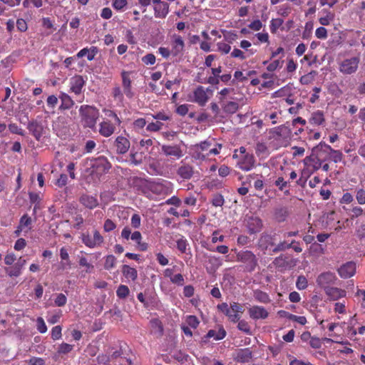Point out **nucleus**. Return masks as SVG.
<instances>
[{
  "instance_id": "nucleus-1",
  "label": "nucleus",
  "mask_w": 365,
  "mask_h": 365,
  "mask_svg": "<svg viewBox=\"0 0 365 365\" xmlns=\"http://www.w3.org/2000/svg\"><path fill=\"white\" fill-rule=\"evenodd\" d=\"M79 114L84 128L93 129L99 118V110L94 106L83 105L79 108Z\"/></svg>"
},
{
  "instance_id": "nucleus-2",
  "label": "nucleus",
  "mask_w": 365,
  "mask_h": 365,
  "mask_svg": "<svg viewBox=\"0 0 365 365\" xmlns=\"http://www.w3.org/2000/svg\"><path fill=\"white\" fill-rule=\"evenodd\" d=\"M91 174L96 175L98 178L108 173L111 168V164L104 156H100L91 160Z\"/></svg>"
},
{
  "instance_id": "nucleus-3",
  "label": "nucleus",
  "mask_w": 365,
  "mask_h": 365,
  "mask_svg": "<svg viewBox=\"0 0 365 365\" xmlns=\"http://www.w3.org/2000/svg\"><path fill=\"white\" fill-rule=\"evenodd\" d=\"M359 63L360 58L358 56L345 58L338 63L339 71L344 75H352L357 71Z\"/></svg>"
},
{
  "instance_id": "nucleus-4",
  "label": "nucleus",
  "mask_w": 365,
  "mask_h": 365,
  "mask_svg": "<svg viewBox=\"0 0 365 365\" xmlns=\"http://www.w3.org/2000/svg\"><path fill=\"white\" fill-rule=\"evenodd\" d=\"M237 258L238 261L245 264V269L249 272L254 271L257 265V259L251 251H241L237 255Z\"/></svg>"
},
{
  "instance_id": "nucleus-5",
  "label": "nucleus",
  "mask_w": 365,
  "mask_h": 365,
  "mask_svg": "<svg viewBox=\"0 0 365 365\" xmlns=\"http://www.w3.org/2000/svg\"><path fill=\"white\" fill-rule=\"evenodd\" d=\"M82 242L90 248L100 246L103 242V237L98 230L93 232V236L83 233L81 236Z\"/></svg>"
},
{
  "instance_id": "nucleus-6",
  "label": "nucleus",
  "mask_w": 365,
  "mask_h": 365,
  "mask_svg": "<svg viewBox=\"0 0 365 365\" xmlns=\"http://www.w3.org/2000/svg\"><path fill=\"white\" fill-rule=\"evenodd\" d=\"M337 278L334 273L331 272H325L321 273L317 278V284L318 286L325 290L329 288L331 284H335Z\"/></svg>"
},
{
  "instance_id": "nucleus-7",
  "label": "nucleus",
  "mask_w": 365,
  "mask_h": 365,
  "mask_svg": "<svg viewBox=\"0 0 365 365\" xmlns=\"http://www.w3.org/2000/svg\"><path fill=\"white\" fill-rule=\"evenodd\" d=\"M245 221L246 227L250 234H255L262 230L263 224L259 217L255 216H247Z\"/></svg>"
},
{
  "instance_id": "nucleus-8",
  "label": "nucleus",
  "mask_w": 365,
  "mask_h": 365,
  "mask_svg": "<svg viewBox=\"0 0 365 365\" xmlns=\"http://www.w3.org/2000/svg\"><path fill=\"white\" fill-rule=\"evenodd\" d=\"M27 129L37 140L41 139L44 130L42 123L36 120H32L28 123Z\"/></svg>"
},
{
  "instance_id": "nucleus-9",
  "label": "nucleus",
  "mask_w": 365,
  "mask_h": 365,
  "mask_svg": "<svg viewBox=\"0 0 365 365\" xmlns=\"http://www.w3.org/2000/svg\"><path fill=\"white\" fill-rule=\"evenodd\" d=\"M114 146L115 148L116 153L123 155L128 151L130 143L128 139L125 137L120 135L115 138L114 141Z\"/></svg>"
},
{
  "instance_id": "nucleus-10",
  "label": "nucleus",
  "mask_w": 365,
  "mask_h": 365,
  "mask_svg": "<svg viewBox=\"0 0 365 365\" xmlns=\"http://www.w3.org/2000/svg\"><path fill=\"white\" fill-rule=\"evenodd\" d=\"M337 271L341 278H349L356 272V264L353 262H348L342 264Z\"/></svg>"
},
{
  "instance_id": "nucleus-11",
  "label": "nucleus",
  "mask_w": 365,
  "mask_h": 365,
  "mask_svg": "<svg viewBox=\"0 0 365 365\" xmlns=\"http://www.w3.org/2000/svg\"><path fill=\"white\" fill-rule=\"evenodd\" d=\"M115 124L110 123V120H103L99 123L98 132L101 135L108 138L111 136L115 130Z\"/></svg>"
},
{
  "instance_id": "nucleus-12",
  "label": "nucleus",
  "mask_w": 365,
  "mask_h": 365,
  "mask_svg": "<svg viewBox=\"0 0 365 365\" xmlns=\"http://www.w3.org/2000/svg\"><path fill=\"white\" fill-rule=\"evenodd\" d=\"M171 53L174 56L181 54L185 48V43L182 38L178 35H174L171 41Z\"/></svg>"
},
{
  "instance_id": "nucleus-13",
  "label": "nucleus",
  "mask_w": 365,
  "mask_h": 365,
  "mask_svg": "<svg viewBox=\"0 0 365 365\" xmlns=\"http://www.w3.org/2000/svg\"><path fill=\"white\" fill-rule=\"evenodd\" d=\"M243 307L237 302L231 303V309L229 311L228 314H225L228 317L229 319L232 322H237L241 316L240 314L243 313Z\"/></svg>"
},
{
  "instance_id": "nucleus-14",
  "label": "nucleus",
  "mask_w": 365,
  "mask_h": 365,
  "mask_svg": "<svg viewBox=\"0 0 365 365\" xmlns=\"http://www.w3.org/2000/svg\"><path fill=\"white\" fill-rule=\"evenodd\" d=\"M248 312L250 317L253 319H264L269 315L268 312L264 307L259 306L252 307L249 309Z\"/></svg>"
},
{
  "instance_id": "nucleus-15",
  "label": "nucleus",
  "mask_w": 365,
  "mask_h": 365,
  "mask_svg": "<svg viewBox=\"0 0 365 365\" xmlns=\"http://www.w3.org/2000/svg\"><path fill=\"white\" fill-rule=\"evenodd\" d=\"M194 101L198 103L200 106H205L208 101V96L206 93V91L202 86H198L194 91Z\"/></svg>"
},
{
  "instance_id": "nucleus-16",
  "label": "nucleus",
  "mask_w": 365,
  "mask_h": 365,
  "mask_svg": "<svg viewBox=\"0 0 365 365\" xmlns=\"http://www.w3.org/2000/svg\"><path fill=\"white\" fill-rule=\"evenodd\" d=\"M26 263V260L20 257L14 266L7 268L6 272L10 277H19L21 273L23 267Z\"/></svg>"
},
{
  "instance_id": "nucleus-17",
  "label": "nucleus",
  "mask_w": 365,
  "mask_h": 365,
  "mask_svg": "<svg viewBox=\"0 0 365 365\" xmlns=\"http://www.w3.org/2000/svg\"><path fill=\"white\" fill-rule=\"evenodd\" d=\"M326 294L329 297L330 300H337L346 296V291L341 289L330 287L324 290Z\"/></svg>"
},
{
  "instance_id": "nucleus-18",
  "label": "nucleus",
  "mask_w": 365,
  "mask_h": 365,
  "mask_svg": "<svg viewBox=\"0 0 365 365\" xmlns=\"http://www.w3.org/2000/svg\"><path fill=\"white\" fill-rule=\"evenodd\" d=\"M332 148L324 142H321L318 145L313 148L312 151L319 154L325 160L327 159Z\"/></svg>"
},
{
  "instance_id": "nucleus-19",
  "label": "nucleus",
  "mask_w": 365,
  "mask_h": 365,
  "mask_svg": "<svg viewBox=\"0 0 365 365\" xmlns=\"http://www.w3.org/2000/svg\"><path fill=\"white\" fill-rule=\"evenodd\" d=\"M85 81L81 76H74L71 81V91L78 95L81 93Z\"/></svg>"
},
{
  "instance_id": "nucleus-20",
  "label": "nucleus",
  "mask_w": 365,
  "mask_h": 365,
  "mask_svg": "<svg viewBox=\"0 0 365 365\" xmlns=\"http://www.w3.org/2000/svg\"><path fill=\"white\" fill-rule=\"evenodd\" d=\"M162 151L167 156H175L178 158L182 156V152L178 145H163L161 148Z\"/></svg>"
},
{
  "instance_id": "nucleus-21",
  "label": "nucleus",
  "mask_w": 365,
  "mask_h": 365,
  "mask_svg": "<svg viewBox=\"0 0 365 365\" xmlns=\"http://www.w3.org/2000/svg\"><path fill=\"white\" fill-rule=\"evenodd\" d=\"M80 202L88 209H93L98 205V200L93 196L83 194L79 198Z\"/></svg>"
},
{
  "instance_id": "nucleus-22",
  "label": "nucleus",
  "mask_w": 365,
  "mask_h": 365,
  "mask_svg": "<svg viewBox=\"0 0 365 365\" xmlns=\"http://www.w3.org/2000/svg\"><path fill=\"white\" fill-rule=\"evenodd\" d=\"M155 16L156 18L164 19L169 12V4L167 2L157 4L153 6Z\"/></svg>"
},
{
  "instance_id": "nucleus-23",
  "label": "nucleus",
  "mask_w": 365,
  "mask_h": 365,
  "mask_svg": "<svg viewBox=\"0 0 365 365\" xmlns=\"http://www.w3.org/2000/svg\"><path fill=\"white\" fill-rule=\"evenodd\" d=\"M252 357V351L249 349H242L237 351L235 359L240 363L249 362Z\"/></svg>"
},
{
  "instance_id": "nucleus-24",
  "label": "nucleus",
  "mask_w": 365,
  "mask_h": 365,
  "mask_svg": "<svg viewBox=\"0 0 365 365\" xmlns=\"http://www.w3.org/2000/svg\"><path fill=\"white\" fill-rule=\"evenodd\" d=\"M258 245L262 250H267L269 246H272L274 245L273 237L268 233L263 232L260 235Z\"/></svg>"
},
{
  "instance_id": "nucleus-25",
  "label": "nucleus",
  "mask_w": 365,
  "mask_h": 365,
  "mask_svg": "<svg viewBox=\"0 0 365 365\" xmlns=\"http://www.w3.org/2000/svg\"><path fill=\"white\" fill-rule=\"evenodd\" d=\"M255 164V158L252 155H245L238 165L240 169L248 171L252 168Z\"/></svg>"
},
{
  "instance_id": "nucleus-26",
  "label": "nucleus",
  "mask_w": 365,
  "mask_h": 365,
  "mask_svg": "<svg viewBox=\"0 0 365 365\" xmlns=\"http://www.w3.org/2000/svg\"><path fill=\"white\" fill-rule=\"evenodd\" d=\"M59 98L61 101V104L59 106V110H68L71 108L74 105V101L72 100V98L65 93H61Z\"/></svg>"
},
{
  "instance_id": "nucleus-27",
  "label": "nucleus",
  "mask_w": 365,
  "mask_h": 365,
  "mask_svg": "<svg viewBox=\"0 0 365 365\" xmlns=\"http://www.w3.org/2000/svg\"><path fill=\"white\" fill-rule=\"evenodd\" d=\"M179 175L184 180L190 179L194 173L193 168L189 165H184L180 166L177 171Z\"/></svg>"
},
{
  "instance_id": "nucleus-28",
  "label": "nucleus",
  "mask_w": 365,
  "mask_h": 365,
  "mask_svg": "<svg viewBox=\"0 0 365 365\" xmlns=\"http://www.w3.org/2000/svg\"><path fill=\"white\" fill-rule=\"evenodd\" d=\"M122 272L125 278L131 279L132 281H135L138 277L137 270L127 264L122 267Z\"/></svg>"
},
{
  "instance_id": "nucleus-29",
  "label": "nucleus",
  "mask_w": 365,
  "mask_h": 365,
  "mask_svg": "<svg viewBox=\"0 0 365 365\" xmlns=\"http://www.w3.org/2000/svg\"><path fill=\"white\" fill-rule=\"evenodd\" d=\"M280 313H282V316H284L289 319V320L296 322L302 325H304L307 323V319L305 317L297 316L289 312H287L285 311H281Z\"/></svg>"
},
{
  "instance_id": "nucleus-30",
  "label": "nucleus",
  "mask_w": 365,
  "mask_h": 365,
  "mask_svg": "<svg viewBox=\"0 0 365 365\" xmlns=\"http://www.w3.org/2000/svg\"><path fill=\"white\" fill-rule=\"evenodd\" d=\"M312 160L311 161L310 166H312L314 171L319 170L322 164V162L325 160L319 154L315 153L312 151Z\"/></svg>"
},
{
  "instance_id": "nucleus-31",
  "label": "nucleus",
  "mask_w": 365,
  "mask_h": 365,
  "mask_svg": "<svg viewBox=\"0 0 365 365\" xmlns=\"http://www.w3.org/2000/svg\"><path fill=\"white\" fill-rule=\"evenodd\" d=\"M226 331L223 328H220L218 331L210 330L207 334V338L213 337L216 340H220L225 337Z\"/></svg>"
},
{
  "instance_id": "nucleus-32",
  "label": "nucleus",
  "mask_w": 365,
  "mask_h": 365,
  "mask_svg": "<svg viewBox=\"0 0 365 365\" xmlns=\"http://www.w3.org/2000/svg\"><path fill=\"white\" fill-rule=\"evenodd\" d=\"M310 123L314 125H321L324 121L323 113L322 111H317L312 113V118L309 120Z\"/></svg>"
},
{
  "instance_id": "nucleus-33",
  "label": "nucleus",
  "mask_w": 365,
  "mask_h": 365,
  "mask_svg": "<svg viewBox=\"0 0 365 365\" xmlns=\"http://www.w3.org/2000/svg\"><path fill=\"white\" fill-rule=\"evenodd\" d=\"M254 297L256 300L262 303H269L270 302L268 294L260 290L255 291Z\"/></svg>"
},
{
  "instance_id": "nucleus-34",
  "label": "nucleus",
  "mask_w": 365,
  "mask_h": 365,
  "mask_svg": "<svg viewBox=\"0 0 365 365\" xmlns=\"http://www.w3.org/2000/svg\"><path fill=\"white\" fill-rule=\"evenodd\" d=\"M287 210L285 207H279L275 210L274 217L278 222H284L287 216Z\"/></svg>"
},
{
  "instance_id": "nucleus-35",
  "label": "nucleus",
  "mask_w": 365,
  "mask_h": 365,
  "mask_svg": "<svg viewBox=\"0 0 365 365\" xmlns=\"http://www.w3.org/2000/svg\"><path fill=\"white\" fill-rule=\"evenodd\" d=\"M32 224V220L31 217H29L27 214L24 215L19 220V225L21 227L24 229L25 227H27L28 230H31V225Z\"/></svg>"
},
{
  "instance_id": "nucleus-36",
  "label": "nucleus",
  "mask_w": 365,
  "mask_h": 365,
  "mask_svg": "<svg viewBox=\"0 0 365 365\" xmlns=\"http://www.w3.org/2000/svg\"><path fill=\"white\" fill-rule=\"evenodd\" d=\"M115 264L116 258L113 255H110L106 257L104 268L106 270H110V269L115 267Z\"/></svg>"
},
{
  "instance_id": "nucleus-37",
  "label": "nucleus",
  "mask_w": 365,
  "mask_h": 365,
  "mask_svg": "<svg viewBox=\"0 0 365 365\" xmlns=\"http://www.w3.org/2000/svg\"><path fill=\"white\" fill-rule=\"evenodd\" d=\"M296 286L299 290L305 289L308 286L307 278L303 275L299 276L296 282Z\"/></svg>"
},
{
  "instance_id": "nucleus-38",
  "label": "nucleus",
  "mask_w": 365,
  "mask_h": 365,
  "mask_svg": "<svg viewBox=\"0 0 365 365\" xmlns=\"http://www.w3.org/2000/svg\"><path fill=\"white\" fill-rule=\"evenodd\" d=\"M237 328L239 330L245 332L247 334H251L250 327L249 324L245 320H239Z\"/></svg>"
},
{
  "instance_id": "nucleus-39",
  "label": "nucleus",
  "mask_w": 365,
  "mask_h": 365,
  "mask_svg": "<svg viewBox=\"0 0 365 365\" xmlns=\"http://www.w3.org/2000/svg\"><path fill=\"white\" fill-rule=\"evenodd\" d=\"M238 103L234 101H230L225 104L224 110L226 113H234L238 110Z\"/></svg>"
},
{
  "instance_id": "nucleus-40",
  "label": "nucleus",
  "mask_w": 365,
  "mask_h": 365,
  "mask_svg": "<svg viewBox=\"0 0 365 365\" xmlns=\"http://www.w3.org/2000/svg\"><path fill=\"white\" fill-rule=\"evenodd\" d=\"M129 289L125 285H120L116 291L117 296L120 299H125L129 294Z\"/></svg>"
},
{
  "instance_id": "nucleus-41",
  "label": "nucleus",
  "mask_w": 365,
  "mask_h": 365,
  "mask_svg": "<svg viewBox=\"0 0 365 365\" xmlns=\"http://www.w3.org/2000/svg\"><path fill=\"white\" fill-rule=\"evenodd\" d=\"M329 157L334 162L339 163L342 160L343 154L339 150H336L332 148V150L329 155Z\"/></svg>"
},
{
  "instance_id": "nucleus-42",
  "label": "nucleus",
  "mask_w": 365,
  "mask_h": 365,
  "mask_svg": "<svg viewBox=\"0 0 365 365\" xmlns=\"http://www.w3.org/2000/svg\"><path fill=\"white\" fill-rule=\"evenodd\" d=\"M36 328L37 330L41 333H46L47 331V327L45 324V322L42 317H38L36 319Z\"/></svg>"
},
{
  "instance_id": "nucleus-43",
  "label": "nucleus",
  "mask_w": 365,
  "mask_h": 365,
  "mask_svg": "<svg viewBox=\"0 0 365 365\" xmlns=\"http://www.w3.org/2000/svg\"><path fill=\"white\" fill-rule=\"evenodd\" d=\"M212 204L215 207H221L224 204V197L220 194H216L213 196Z\"/></svg>"
},
{
  "instance_id": "nucleus-44",
  "label": "nucleus",
  "mask_w": 365,
  "mask_h": 365,
  "mask_svg": "<svg viewBox=\"0 0 365 365\" xmlns=\"http://www.w3.org/2000/svg\"><path fill=\"white\" fill-rule=\"evenodd\" d=\"M217 50L223 54L228 53L231 50V46L224 42H219L217 43Z\"/></svg>"
},
{
  "instance_id": "nucleus-45",
  "label": "nucleus",
  "mask_w": 365,
  "mask_h": 365,
  "mask_svg": "<svg viewBox=\"0 0 365 365\" xmlns=\"http://www.w3.org/2000/svg\"><path fill=\"white\" fill-rule=\"evenodd\" d=\"M163 123L161 122L157 121L155 123H150L147 125V130L152 131V132H156L161 129L163 126Z\"/></svg>"
},
{
  "instance_id": "nucleus-46",
  "label": "nucleus",
  "mask_w": 365,
  "mask_h": 365,
  "mask_svg": "<svg viewBox=\"0 0 365 365\" xmlns=\"http://www.w3.org/2000/svg\"><path fill=\"white\" fill-rule=\"evenodd\" d=\"M54 302L56 306L63 307L66 304L67 298L63 294L61 293L57 295Z\"/></svg>"
},
{
  "instance_id": "nucleus-47",
  "label": "nucleus",
  "mask_w": 365,
  "mask_h": 365,
  "mask_svg": "<svg viewBox=\"0 0 365 365\" xmlns=\"http://www.w3.org/2000/svg\"><path fill=\"white\" fill-rule=\"evenodd\" d=\"M283 62L284 61L281 60H275L267 66V69L269 71H274L277 68H281L283 65Z\"/></svg>"
},
{
  "instance_id": "nucleus-48",
  "label": "nucleus",
  "mask_w": 365,
  "mask_h": 365,
  "mask_svg": "<svg viewBox=\"0 0 365 365\" xmlns=\"http://www.w3.org/2000/svg\"><path fill=\"white\" fill-rule=\"evenodd\" d=\"M294 243H295L294 240H292V242L290 244H289V245H286L285 242H280L273 250V252H279V251H283V250H284L287 248H291L292 245H293Z\"/></svg>"
},
{
  "instance_id": "nucleus-49",
  "label": "nucleus",
  "mask_w": 365,
  "mask_h": 365,
  "mask_svg": "<svg viewBox=\"0 0 365 365\" xmlns=\"http://www.w3.org/2000/svg\"><path fill=\"white\" fill-rule=\"evenodd\" d=\"M73 349V345L63 343L60 345L58 352L60 354H68Z\"/></svg>"
},
{
  "instance_id": "nucleus-50",
  "label": "nucleus",
  "mask_w": 365,
  "mask_h": 365,
  "mask_svg": "<svg viewBox=\"0 0 365 365\" xmlns=\"http://www.w3.org/2000/svg\"><path fill=\"white\" fill-rule=\"evenodd\" d=\"M356 200L359 204L364 205L365 204V190L364 189H359L356 192Z\"/></svg>"
},
{
  "instance_id": "nucleus-51",
  "label": "nucleus",
  "mask_w": 365,
  "mask_h": 365,
  "mask_svg": "<svg viewBox=\"0 0 365 365\" xmlns=\"http://www.w3.org/2000/svg\"><path fill=\"white\" fill-rule=\"evenodd\" d=\"M283 22L284 21L282 19H272L270 26L272 32H275L282 25Z\"/></svg>"
},
{
  "instance_id": "nucleus-52",
  "label": "nucleus",
  "mask_w": 365,
  "mask_h": 365,
  "mask_svg": "<svg viewBox=\"0 0 365 365\" xmlns=\"http://www.w3.org/2000/svg\"><path fill=\"white\" fill-rule=\"evenodd\" d=\"M121 76L123 79V87L131 86V81L129 77V72L123 71L121 73Z\"/></svg>"
},
{
  "instance_id": "nucleus-53",
  "label": "nucleus",
  "mask_w": 365,
  "mask_h": 365,
  "mask_svg": "<svg viewBox=\"0 0 365 365\" xmlns=\"http://www.w3.org/2000/svg\"><path fill=\"white\" fill-rule=\"evenodd\" d=\"M142 61L146 65H153L155 63V56L153 53L145 55Z\"/></svg>"
},
{
  "instance_id": "nucleus-54",
  "label": "nucleus",
  "mask_w": 365,
  "mask_h": 365,
  "mask_svg": "<svg viewBox=\"0 0 365 365\" xmlns=\"http://www.w3.org/2000/svg\"><path fill=\"white\" fill-rule=\"evenodd\" d=\"M61 336V327L60 326H56L52 329L51 338L53 340H57Z\"/></svg>"
},
{
  "instance_id": "nucleus-55",
  "label": "nucleus",
  "mask_w": 365,
  "mask_h": 365,
  "mask_svg": "<svg viewBox=\"0 0 365 365\" xmlns=\"http://www.w3.org/2000/svg\"><path fill=\"white\" fill-rule=\"evenodd\" d=\"M187 324L192 328H196L199 324V321L195 316H188L187 318Z\"/></svg>"
},
{
  "instance_id": "nucleus-56",
  "label": "nucleus",
  "mask_w": 365,
  "mask_h": 365,
  "mask_svg": "<svg viewBox=\"0 0 365 365\" xmlns=\"http://www.w3.org/2000/svg\"><path fill=\"white\" fill-rule=\"evenodd\" d=\"M173 283L178 285H182L184 284V278L181 274H177L170 277Z\"/></svg>"
},
{
  "instance_id": "nucleus-57",
  "label": "nucleus",
  "mask_w": 365,
  "mask_h": 365,
  "mask_svg": "<svg viewBox=\"0 0 365 365\" xmlns=\"http://www.w3.org/2000/svg\"><path fill=\"white\" fill-rule=\"evenodd\" d=\"M315 35L318 38L324 39L327 37V31L324 27H319L316 30Z\"/></svg>"
},
{
  "instance_id": "nucleus-58",
  "label": "nucleus",
  "mask_w": 365,
  "mask_h": 365,
  "mask_svg": "<svg viewBox=\"0 0 365 365\" xmlns=\"http://www.w3.org/2000/svg\"><path fill=\"white\" fill-rule=\"evenodd\" d=\"M309 344L313 349H319L322 346L321 339L316 336H312Z\"/></svg>"
},
{
  "instance_id": "nucleus-59",
  "label": "nucleus",
  "mask_w": 365,
  "mask_h": 365,
  "mask_svg": "<svg viewBox=\"0 0 365 365\" xmlns=\"http://www.w3.org/2000/svg\"><path fill=\"white\" fill-rule=\"evenodd\" d=\"M177 248L182 253H185L186 251V248H187V241L182 238L179 239L177 241Z\"/></svg>"
},
{
  "instance_id": "nucleus-60",
  "label": "nucleus",
  "mask_w": 365,
  "mask_h": 365,
  "mask_svg": "<svg viewBox=\"0 0 365 365\" xmlns=\"http://www.w3.org/2000/svg\"><path fill=\"white\" fill-rule=\"evenodd\" d=\"M115 227V224L111 220L108 219L105 221L103 228L106 232H110L113 230Z\"/></svg>"
},
{
  "instance_id": "nucleus-61",
  "label": "nucleus",
  "mask_w": 365,
  "mask_h": 365,
  "mask_svg": "<svg viewBox=\"0 0 365 365\" xmlns=\"http://www.w3.org/2000/svg\"><path fill=\"white\" fill-rule=\"evenodd\" d=\"M127 4V0H113V6L117 10L122 9Z\"/></svg>"
},
{
  "instance_id": "nucleus-62",
  "label": "nucleus",
  "mask_w": 365,
  "mask_h": 365,
  "mask_svg": "<svg viewBox=\"0 0 365 365\" xmlns=\"http://www.w3.org/2000/svg\"><path fill=\"white\" fill-rule=\"evenodd\" d=\"M46 103L49 107L53 108L58 103V98L54 95L49 96L47 98Z\"/></svg>"
},
{
  "instance_id": "nucleus-63",
  "label": "nucleus",
  "mask_w": 365,
  "mask_h": 365,
  "mask_svg": "<svg viewBox=\"0 0 365 365\" xmlns=\"http://www.w3.org/2000/svg\"><path fill=\"white\" fill-rule=\"evenodd\" d=\"M131 225L134 228H138L140 225V217L138 214L133 215L131 217Z\"/></svg>"
},
{
  "instance_id": "nucleus-64",
  "label": "nucleus",
  "mask_w": 365,
  "mask_h": 365,
  "mask_svg": "<svg viewBox=\"0 0 365 365\" xmlns=\"http://www.w3.org/2000/svg\"><path fill=\"white\" fill-rule=\"evenodd\" d=\"M29 365H44L45 361L42 358L32 357L29 361Z\"/></svg>"
}]
</instances>
